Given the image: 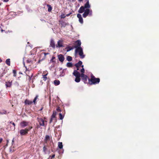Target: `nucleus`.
Segmentation results:
<instances>
[{"mask_svg": "<svg viewBox=\"0 0 159 159\" xmlns=\"http://www.w3.org/2000/svg\"><path fill=\"white\" fill-rule=\"evenodd\" d=\"M2 60L1 58H0V62H2Z\"/></svg>", "mask_w": 159, "mask_h": 159, "instance_id": "obj_50", "label": "nucleus"}, {"mask_svg": "<svg viewBox=\"0 0 159 159\" xmlns=\"http://www.w3.org/2000/svg\"><path fill=\"white\" fill-rule=\"evenodd\" d=\"M7 111L5 110H2L0 111V114L2 115L7 114Z\"/></svg>", "mask_w": 159, "mask_h": 159, "instance_id": "obj_31", "label": "nucleus"}, {"mask_svg": "<svg viewBox=\"0 0 159 159\" xmlns=\"http://www.w3.org/2000/svg\"><path fill=\"white\" fill-rule=\"evenodd\" d=\"M44 139L49 142V141L50 140V136L48 135H46Z\"/></svg>", "mask_w": 159, "mask_h": 159, "instance_id": "obj_29", "label": "nucleus"}, {"mask_svg": "<svg viewBox=\"0 0 159 159\" xmlns=\"http://www.w3.org/2000/svg\"><path fill=\"white\" fill-rule=\"evenodd\" d=\"M7 143H8V140H7Z\"/></svg>", "mask_w": 159, "mask_h": 159, "instance_id": "obj_54", "label": "nucleus"}, {"mask_svg": "<svg viewBox=\"0 0 159 159\" xmlns=\"http://www.w3.org/2000/svg\"><path fill=\"white\" fill-rule=\"evenodd\" d=\"M29 122L25 121H23L20 123V125L22 128H23L27 126Z\"/></svg>", "mask_w": 159, "mask_h": 159, "instance_id": "obj_9", "label": "nucleus"}, {"mask_svg": "<svg viewBox=\"0 0 159 159\" xmlns=\"http://www.w3.org/2000/svg\"><path fill=\"white\" fill-rule=\"evenodd\" d=\"M61 114H62V115H63L64 116L65 114V111H63L62 112V113H61Z\"/></svg>", "mask_w": 159, "mask_h": 159, "instance_id": "obj_45", "label": "nucleus"}, {"mask_svg": "<svg viewBox=\"0 0 159 159\" xmlns=\"http://www.w3.org/2000/svg\"><path fill=\"white\" fill-rule=\"evenodd\" d=\"M33 127L32 126H30L28 128H26V129L27 130V131L28 132L29 131H30L32 129Z\"/></svg>", "mask_w": 159, "mask_h": 159, "instance_id": "obj_40", "label": "nucleus"}, {"mask_svg": "<svg viewBox=\"0 0 159 159\" xmlns=\"http://www.w3.org/2000/svg\"><path fill=\"white\" fill-rule=\"evenodd\" d=\"M12 81H9L7 82H5V86L7 88L8 87H11V86L12 85Z\"/></svg>", "mask_w": 159, "mask_h": 159, "instance_id": "obj_14", "label": "nucleus"}, {"mask_svg": "<svg viewBox=\"0 0 159 159\" xmlns=\"http://www.w3.org/2000/svg\"><path fill=\"white\" fill-rule=\"evenodd\" d=\"M23 64L24 67H25L26 69V70L25 71V74L26 76H28L29 77V79H31V77L29 75L30 71V70H29L27 68V67L25 66V63L24 62H23Z\"/></svg>", "mask_w": 159, "mask_h": 159, "instance_id": "obj_12", "label": "nucleus"}, {"mask_svg": "<svg viewBox=\"0 0 159 159\" xmlns=\"http://www.w3.org/2000/svg\"><path fill=\"white\" fill-rule=\"evenodd\" d=\"M43 107L40 110H42L43 109Z\"/></svg>", "mask_w": 159, "mask_h": 159, "instance_id": "obj_52", "label": "nucleus"}, {"mask_svg": "<svg viewBox=\"0 0 159 159\" xmlns=\"http://www.w3.org/2000/svg\"><path fill=\"white\" fill-rule=\"evenodd\" d=\"M31 57H30L26 61L27 63L33 64L34 62L36 61V60L34 59V55L31 54L30 56Z\"/></svg>", "mask_w": 159, "mask_h": 159, "instance_id": "obj_7", "label": "nucleus"}, {"mask_svg": "<svg viewBox=\"0 0 159 159\" xmlns=\"http://www.w3.org/2000/svg\"><path fill=\"white\" fill-rule=\"evenodd\" d=\"M61 26L65 27L67 25V24L65 22H62L61 23Z\"/></svg>", "mask_w": 159, "mask_h": 159, "instance_id": "obj_35", "label": "nucleus"}, {"mask_svg": "<svg viewBox=\"0 0 159 159\" xmlns=\"http://www.w3.org/2000/svg\"><path fill=\"white\" fill-rule=\"evenodd\" d=\"M49 54V53H45L43 52L41 53L40 54V56H43V57L42 59H41V58H40V59L38 62V63H40V61L45 59L46 55L47 54Z\"/></svg>", "mask_w": 159, "mask_h": 159, "instance_id": "obj_10", "label": "nucleus"}, {"mask_svg": "<svg viewBox=\"0 0 159 159\" xmlns=\"http://www.w3.org/2000/svg\"><path fill=\"white\" fill-rule=\"evenodd\" d=\"M50 46L53 49H54L55 48V42L52 39H51L50 40Z\"/></svg>", "mask_w": 159, "mask_h": 159, "instance_id": "obj_15", "label": "nucleus"}, {"mask_svg": "<svg viewBox=\"0 0 159 159\" xmlns=\"http://www.w3.org/2000/svg\"><path fill=\"white\" fill-rule=\"evenodd\" d=\"M58 147L60 149H62L63 148V145L62 142H59L58 143Z\"/></svg>", "mask_w": 159, "mask_h": 159, "instance_id": "obj_26", "label": "nucleus"}, {"mask_svg": "<svg viewBox=\"0 0 159 159\" xmlns=\"http://www.w3.org/2000/svg\"><path fill=\"white\" fill-rule=\"evenodd\" d=\"M48 73H47L46 75H43V80H44V81H46L47 80V77H46V76L48 75Z\"/></svg>", "mask_w": 159, "mask_h": 159, "instance_id": "obj_28", "label": "nucleus"}, {"mask_svg": "<svg viewBox=\"0 0 159 159\" xmlns=\"http://www.w3.org/2000/svg\"><path fill=\"white\" fill-rule=\"evenodd\" d=\"M25 103L26 104L30 105L33 103V102L28 99H26L25 101Z\"/></svg>", "mask_w": 159, "mask_h": 159, "instance_id": "obj_20", "label": "nucleus"}, {"mask_svg": "<svg viewBox=\"0 0 159 159\" xmlns=\"http://www.w3.org/2000/svg\"><path fill=\"white\" fill-rule=\"evenodd\" d=\"M55 57H52L51 60H50V62H55V61H54V60L55 59Z\"/></svg>", "mask_w": 159, "mask_h": 159, "instance_id": "obj_39", "label": "nucleus"}, {"mask_svg": "<svg viewBox=\"0 0 159 159\" xmlns=\"http://www.w3.org/2000/svg\"><path fill=\"white\" fill-rule=\"evenodd\" d=\"M38 95H36L35 98H34V99L33 100V102L34 104H36V101L37 99H38Z\"/></svg>", "mask_w": 159, "mask_h": 159, "instance_id": "obj_30", "label": "nucleus"}, {"mask_svg": "<svg viewBox=\"0 0 159 159\" xmlns=\"http://www.w3.org/2000/svg\"><path fill=\"white\" fill-rule=\"evenodd\" d=\"M31 76V77L32 76V74Z\"/></svg>", "mask_w": 159, "mask_h": 159, "instance_id": "obj_55", "label": "nucleus"}, {"mask_svg": "<svg viewBox=\"0 0 159 159\" xmlns=\"http://www.w3.org/2000/svg\"><path fill=\"white\" fill-rule=\"evenodd\" d=\"M77 17L79 18V22L81 24H83V20L81 15L79 13L78 14H77Z\"/></svg>", "mask_w": 159, "mask_h": 159, "instance_id": "obj_16", "label": "nucleus"}, {"mask_svg": "<svg viewBox=\"0 0 159 159\" xmlns=\"http://www.w3.org/2000/svg\"><path fill=\"white\" fill-rule=\"evenodd\" d=\"M84 7L85 9H89L90 7V5L89 4V1H87Z\"/></svg>", "mask_w": 159, "mask_h": 159, "instance_id": "obj_18", "label": "nucleus"}, {"mask_svg": "<svg viewBox=\"0 0 159 159\" xmlns=\"http://www.w3.org/2000/svg\"><path fill=\"white\" fill-rule=\"evenodd\" d=\"M10 124H12V125H13V127L12 128V129H15V124L14 122H12V121H10Z\"/></svg>", "mask_w": 159, "mask_h": 159, "instance_id": "obj_38", "label": "nucleus"}, {"mask_svg": "<svg viewBox=\"0 0 159 159\" xmlns=\"http://www.w3.org/2000/svg\"><path fill=\"white\" fill-rule=\"evenodd\" d=\"M14 138H13L12 139V144H13V143H14Z\"/></svg>", "mask_w": 159, "mask_h": 159, "instance_id": "obj_47", "label": "nucleus"}, {"mask_svg": "<svg viewBox=\"0 0 159 159\" xmlns=\"http://www.w3.org/2000/svg\"><path fill=\"white\" fill-rule=\"evenodd\" d=\"M56 110L58 112L60 111L61 112V110L60 109V108L59 107H57L56 109Z\"/></svg>", "mask_w": 159, "mask_h": 159, "instance_id": "obj_41", "label": "nucleus"}, {"mask_svg": "<svg viewBox=\"0 0 159 159\" xmlns=\"http://www.w3.org/2000/svg\"><path fill=\"white\" fill-rule=\"evenodd\" d=\"M56 111H53L52 114L51 116L49 123H51L52 121H54L55 122L57 121V119L56 117Z\"/></svg>", "mask_w": 159, "mask_h": 159, "instance_id": "obj_6", "label": "nucleus"}, {"mask_svg": "<svg viewBox=\"0 0 159 159\" xmlns=\"http://www.w3.org/2000/svg\"><path fill=\"white\" fill-rule=\"evenodd\" d=\"M65 15L64 14H63V15H61V18H65Z\"/></svg>", "mask_w": 159, "mask_h": 159, "instance_id": "obj_44", "label": "nucleus"}, {"mask_svg": "<svg viewBox=\"0 0 159 159\" xmlns=\"http://www.w3.org/2000/svg\"><path fill=\"white\" fill-rule=\"evenodd\" d=\"M64 46L63 45V41L62 40H59L57 42V45H56V47L57 48H61V47H63Z\"/></svg>", "mask_w": 159, "mask_h": 159, "instance_id": "obj_13", "label": "nucleus"}, {"mask_svg": "<svg viewBox=\"0 0 159 159\" xmlns=\"http://www.w3.org/2000/svg\"><path fill=\"white\" fill-rule=\"evenodd\" d=\"M70 14H68L66 15V16H69Z\"/></svg>", "mask_w": 159, "mask_h": 159, "instance_id": "obj_49", "label": "nucleus"}, {"mask_svg": "<svg viewBox=\"0 0 159 159\" xmlns=\"http://www.w3.org/2000/svg\"><path fill=\"white\" fill-rule=\"evenodd\" d=\"M81 66L82 67V68L81 70L80 71L82 73L81 74H84V69L83 68L84 66L82 65V66Z\"/></svg>", "mask_w": 159, "mask_h": 159, "instance_id": "obj_36", "label": "nucleus"}, {"mask_svg": "<svg viewBox=\"0 0 159 159\" xmlns=\"http://www.w3.org/2000/svg\"><path fill=\"white\" fill-rule=\"evenodd\" d=\"M85 9L83 6H81L78 10V12L80 13H83L85 10Z\"/></svg>", "mask_w": 159, "mask_h": 159, "instance_id": "obj_19", "label": "nucleus"}, {"mask_svg": "<svg viewBox=\"0 0 159 159\" xmlns=\"http://www.w3.org/2000/svg\"><path fill=\"white\" fill-rule=\"evenodd\" d=\"M75 52V53H79L80 57L81 59L84 58L85 57V55L84 54L83 49L82 48H79L77 49H76Z\"/></svg>", "mask_w": 159, "mask_h": 159, "instance_id": "obj_4", "label": "nucleus"}, {"mask_svg": "<svg viewBox=\"0 0 159 159\" xmlns=\"http://www.w3.org/2000/svg\"><path fill=\"white\" fill-rule=\"evenodd\" d=\"M75 45L74 46V48L76 49H77L79 48H81L80 47L81 43L80 40H77L75 42Z\"/></svg>", "mask_w": 159, "mask_h": 159, "instance_id": "obj_11", "label": "nucleus"}, {"mask_svg": "<svg viewBox=\"0 0 159 159\" xmlns=\"http://www.w3.org/2000/svg\"><path fill=\"white\" fill-rule=\"evenodd\" d=\"M73 75L75 77V81L77 83L79 82L81 80L80 77L82 78V80L84 83H87L88 76L84 74H80L78 71L76 70H74L73 73Z\"/></svg>", "mask_w": 159, "mask_h": 159, "instance_id": "obj_1", "label": "nucleus"}, {"mask_svg": "<svg viewBox=\"0 0 159 159\" xmlns=\"http://www.w3.org/2000/svg\"><path fill=\"white\" fill-rule=\"evenodd\" d=\"M66 59H67V60L69 61H71L72 59V57L70 56H68L67 57Z\"/></svg>", "mask_w": 159, "mask_h": 159, "instance_id": "obj_34", "label": "nucleus"}, {"mask_svg": "<svg viewBox=\"0 0 159 159\" xmlns=\"http://www.w3.org/2000/svg\"><path fill=\"white\" fill-rule=\"evenodd\" d=\"M66 66L69 67H71L72 66V64L71 62H68L66 64Z\"/></svg>", "mask_w": 159, "mask_h": 159, "instance_id": "obj_32", "label": "nucleus"}, {"mask_svg": "<svg viewBox=\"0 0 159 159\" xmlns=\"http://www.w3.org/2000/svg\"><path fill=\"white\" fill-rule=\"evenodd\" d=\"M54 83L55 85H58L60 84V81L58 80H55L54 81Z\"/></svg>", "mask_w": 159, "mask_h": 159, "instance_id": "obj_23", "label": "nucleus"}, {"mask_svg": "<svg viewBox=\"0 0 159 159\" xmlns=\"http://www.w3.org/2000/svg\"><path fill=\"white\" fill-rule=\"evenodd\" d=\"M27 130L26 128L24 129H21L20 130L19 133L21 136H24L27 135L28 133Z\"/></svg>", "mask_w": 159, "mask_h": 159, "instance_id": "obj_8", "label": "nucleus"}, {"mask_svg": "<svg viewBox=\"0 0 159 159\" xmlns=\"http://www.w3.org/2000/svg\"><path fill=\"white\" fill-rule=\"evenodd\" d=\"M58 59L60 61L63 62L65 58L62 54H60L58 55Z\"/></svg>", "mask_w": 159, "mask_h": 159, "instance_id": "obj_17", "label": "nucleus"}, {"mask_svg": "<svg viewBox=\"0 0 159 159\" xmlns=\"http://www.w3.org/2000/svg\"><path fill=\"white\" fill-rule=\"evenodd\" d=\"M100 81V79L95 78L92 74L91 75V78L88 79V83L91 85L98 84Z\"/></svg>", "mask_w": 159, "mask_h": 159, "instance_id": "obj_2", "label": "nucleus"}, {"mask_svg": "<svg viewBox=\"0 0 159 159\" xmlns=\"http://www.w3.org/2000/svg\"><path fill=\"white\" fill-rule=\"evenodd\" d=\"M6 64L8 66H10V59H7L6 61Z\"/></svg>", "mask_w": 159, "mask_h": 159, "instance_id": "obj_27", "label": "nucleus"}, {"mask_svg": "<svg viewBox=\"0 0 159 159\" xmlns=\"http://www.w3.org/2000/svg\"><path fill=\"white\" fill-rule=\"evenodd\" d=\"M47 147V145L44 144V146L43 148V151L45 154L47 153V152L48 149Z\"/></svg>", "mask_w": 159, "mask_h": 159, "instance_id": "obj_22", "label": "nucleus"}, {"mask_svg": "<svg viewBox=\"0 0 159 159\" xmlns=\"http://www.w3.org/2000/svg\"><path fill=\"white\" fill-rule=\"evenodd\" d=\"M73 48V47L68 46L66 48L67 49V52H69L70 50H72Z\"/></svg>", "mask_w": 159, "mask_h": 159, "instance_id": "obj_25", "label": "nucleus"}, {"mask_svg": "<svg viewBox=\"0 0 159 159\" xmlns=\"http://www.w3.org/2000/svg\"><path fill=\"white\" fill-rule=\"evenodd\" d=\"M82 64V62L81 61H79L77 63L75 64V65L77 68H79L80 66Z\"/></svg>", "mask_w": 159, "mask_h": 159, "instance_id": "obj_21", "label": "nucleus"}, {"mask_svg": "<svg viewBox=\"0 0 159 159\" xmlns=\"http://www.w3.org/2000/svg\"><path fill=\"white\" fill-rule=\"evenodd\" d=\"M44 143H46V144H47L48 142V141L47 140H45V139H44Z\"/></svg>", "mask_w": 159, "mask_h": 159, "instance_id": "obj_43", "label": "nucleus"}, {"mask_svg": "<svg viewBox=\"0 0 159 159\" xmlns=\"http://www.w3.org/2000/svg\"><path fill=\"white\" fill-rule=\"evenodd\" d=\"M2 138H1L0 139V143L2 142Z\"/></svg>", "mask_w": 159, "mask_h": 159, "instance_id": "obj_46", "label": "nucleus"}, {"mask_svg": "<svg viewBox=\"0 0 159 159\" xmlns=\"http://www.w3.org/2000/svg\"><path fill=\"white\" fill-rule=\"evenodd\" d=\"M47 120L45 117H44V119L38 117L37 118V120L40 126H45L47 125Z\"/></svg>", "mask_w": 159, "mask_h": 159, "instance_id": "obj_3", "label": "nucleus"}, {"mask_svg": "<svg viewBox=\"0 0 159 159\" xmlns=\"http://www.w3.org/2000/svg\"><path fill=\"white\" fill-rule=\"evenodd\" d=\"M92 15V11L91 10L89 9H85L84 13L83 14V16L84 18H86L88 15L91 16Z\"/></svg>", "mask_w": 159, "mask_h": 159, "instance_id": "obj_5", "label": "nucleus"}, {"mask_svg": "<svg viewBox=\"0 0 159 159\" xmlns=\"http://www.w3.org/2000/svg\"><path fill=\"white\" fill-rule=\"evenodd\" d=\"M55 154H53L52 156H51V155L49 157L51 158V159H52V158H53L55 157Z\"/></svg>", "mask_w": 159, "mask_h": 159, "instance_id": "obj_42", "label": "nucleus"}, {"mask_svg": "<svg viewBox=\"0 0 159 159\" xmlns=\"http://www.w3.org/2000/svg\"><path fill=\"white\" fill-rule=\"evenodd\" d=\"M47 6L48 7V12L51 11L52 10V7L50 5H49V4H47Z\"/></svg>", "mask_w": 159, "mask_h": 159, "instance_id": "obj_24", "label": "nucleus"}, {"mask_svg": "<svg viewBox=\"0 0 159 159\" xmlns=\"http://www.w3.org/2000/svg\"><path fill=\"white\" fill-rule=\"evenodd\" d=\"M79 70V68H77V70H77H77Z\"/></svg>", "mask_w": 159, "mask_h": 159, "instance_id": "obj_51", "label": "nucleus"}, {"mask_svg": "<svg viewBox=\"0 0 159 159\" xmlns=\"http://www.w3.org/2000/svg\"><path fill=\"white\" fill-rule=\"evenodd\" d=\"M79 2H81L83 1V0H78Z\"/></svg>", "mask_w": 159, "mask_h": 159, "instance_id": "obj_48", "label": "nucleus"}, {"mask_svg": "<svg viewBox=\"0 0 159 159\" xmlns=\"http://www.w3.org/2000/svg\"><path fill=\"white\" fill-rule=\"evenodd\" d=\"M59 116L60 119L61 120H62L63 119L64 116L63 115H62L61 113H60L59 114Z\"/></svg>", "mask_w": 159, "mask_h": 159, "instance_id": "obj_33", "label": "nucleus"}, {"mask_svg": "<svg viewBox=\"0 0 159 159\" xmlns=\"http://www.w3.org/2000/svg\"><path fill=\"white\" fill-rule=\"evenodd\" d=\"M13 76L14 77H16V70H13Z\"/></svg>", "mask_w": 159, "mask_h": 159, "instance_id": "obj_37", "label": "nucleus"}, {"mask_svg": "<svg viewBox=\"0 0 159 159\" xmlns=\"http://www.w3.org/2000/svg\"><path fill=\"white\" fill-rule=\"evenodd\" d=\"M86 1H89V0H86Z\"/></svg>", "mask_w": 159, "mask_h": 159, "instance_id": "obj_53", "label": "nucleus"}]
</instances>
